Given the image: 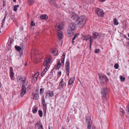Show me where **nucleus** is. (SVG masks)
<instances>
[{
    "label": "nucleus",
    "mask_w": 129,
    "mask_h": 129,
    "mask_svg": "<svg viewBox=\"0 0 129 129\" xmlns=\"http://www.w3.org/2000/svg\"><path fill=\"white\" fill-rule=\"evenodd\" d=\"M90 37V35L85 36L83 37V39L84 40H87L89 39Z\"/></svg>",
    "instance_id": "nucleus-23"
},
{
    "label": "nucleus",
    "mask_w": 129,
    "mask_h": 129,
    "mask_svg": "<svg viewBox=\"0 0 129 129\" xmlns=\"http://www.w3.org/2000/svg\"><path fill=\"white\" fill-rule=\"evenodd\" d=\"M14 2H16V0H13Z\"/></svg>",
    "instance_id": "nucleus-56"
},
{
    "label": "nucleus",
    "mask_w": 129,
    "mask_h": 129,
    "mask_svg": "<svg viewBox=\"0 0 129 129\" xmlns=\"http://www.w3.org/2000/svg\"><path fill=\"white\" fill-rule=\"evenodd\" d=\"M55 0H50V3L51 4H53L55 2Z\"/></svg>",
    "instance_id": "nucleus-41"
},
{
    "label": "nucleus",
    "mask_w": 129,
    "mask_h": 129,
    "mask_svg": "<svg viewBox=\"0 0 129 129\" xmlns=\"http://www.w3.org/2000/svg\"><path fill=\"white\" fill-rule=\"evenodd\" d=\"M1 99V95L0 94V99Z\"/></svg>",
    "instance_id": "nucleus-60"
},
{
    "label": "nucleus",
    "mask_w": 129,
    "mask_h": 129,
    "mask_svg": "<svg viewBox=\"0 0 129 129\" xmlns=\"http://www.w3.org/2000/svg\"><path fill=\"white\" fill-rule=\"evenodd\" d=\"M39 97V95L38 93H36L34 95L33 99L35 100H37Z\"/></svg>",
    "instance_id": "nucleus-26"
},
{
    "label": "nucleus",
    "mask_w": 129,
    "mask_h": 129,
    "mask_svg": "<svg viewBox=\"0 0 129 129\" xmlns=\"http://www.w3.org/2000/svg\"><path fill=\"white\" fill-rule=\"evenodd\" d=\"M58 75H59V76H60L61 75V71H60L58 72Z\"/></svg>",
    "instance_id": "nucleus-49"
},
{
    "label": "nucleus",
    "mask_w": 129,
    "mask_h": 129,
    "mask_svg": "<svg viewBox=\"0 0 129 129\" xmlns=\"http://www.w3.org/2000/svg\"><path fill=\"white\" fill-rule=\"evenodd\" d=\"M46 73L45 72H44L43 71L41 73V76L42 77Z\"/></svg>",
    "instance_id": "nucleus-44"
},
{
    "label": "nucleus",
    "mask_w": 129,
    "mask_h": 129,
    "mask_svg": "<svg viewBox=\"0 0 129 129\" xmlns=\"http://www.w3.org/2000/svg\"><path fill=\"white\" fill-rule=\"evenodd\" d=\"M96 11L98 16L101 17L103 16L104 13L103 12L102 10L99 8H97L96 10Z\"/></svg>",
    "instance_id": "nucleus-10"
},
{
    "label": "nucleus",
    "mask_w": 129,
    "mask_h": 129,
    "mask_svg": "<svg viewBox=\"0 0 129 129\" xmlns=\"http://www.w3.org/2000/svg\"><path fill=\"white\" fill-rule=\"evenodd\" d=\"M52 53L54 55H56L58 53L57 49H53L52 51Z\"/></svg>",
    "instance_id": "nucleus-21"
},
{
    "label": "nucleus",
    "mask_w": 129,
    "mask_h": 129,
    "mask_svg": "<svg viewBox=\"0 0 129 129\" xmlns=\"http://www.w3.org/2000/svg\"><path fill=\"white\" fill-rule=\"evenodd\" d=\"M92 35L95 39H98L99 36V34L98 33L94 32L93 33Z\"/></svg>",
    "instance_id": "nucleus-20"
},
{
    "label": "nucleus",
    "mask_w": 129,
    "mask_h": 129,
    "mask_svg": "<svg viewBox=\"0 0 129 129\" xmlns=\"http://www.w3.org/2000/svg\"><path fill=\"white\" fill-rule=\"evenodd\" d=\"M7 16V15H6L5 14V15L4 17H5V18H6V16Z\"/></svg>",
    "instance_id": "nucleus-57"
},
{
    "label": "nucleus",
    "mask_w": 129,
    "mask_h": 129,
    "mask_svg": "<svg viewBox=\"0 0 129 129\" xmlns=\"http://www.w3.org/2000/svg\"><path fill=\"white\" fill-rule=\"evenodd\" d=\"M49 68L48 67H46V68L44 69L43 71L45 73L47 71V70L49 69Z\"/></svg>",
    "instance_id": "nucleus-36"
},
{
    "label": "nucleus",
    "mask_w": 129,
    "mask_h": 129,
    "mask_svg": "<svg viewBox=\"0 0 129 129\" xmlns=\"http://www.w3.org/2000/svg\"><path fill=\"white\" fill-rule=\"evenodd\" d=\"M107 74L108 76H110V73H107Z\"/></svg>",
    "instance_id": "nucleus-53"
},
{
    "label": "nucleus",
    "mask_w": 129,
    "mask_h": 129,
    "mask_svg": "<svg viewBox=\"0 0 129 129\" xmlns=\"http://www.w3.org/2000/svg\"><path fill=\"white\" fill-rule=\"evenodd\" d=\"M99 1L101 2H104L106 1V0H99Z\"/></svg>",
    "instance_id": "nucleus-51"
},
{
    "label": "nucleus",
    "mask_w": 129,
    "mask_h": 129,
    "mask_svg": "<svg viewBox=\"0 0 129 129\" xmlns=\"http://www.w3.org/2000/svg\"><path fill=\"white\" fill-rule=\"evenodd\" d=\"M48 129H50V128L49 126Z\"/></svg>",
    "instance_id": "nucleus-58"
},
{
    "label": "nucleus",
    "mask_w": 129,
    "mask_h": 129,
    "mask_svg": "<svg viewBox=\"0 0 129 129\" xmlns=\"http://www.w3.org/2000/svg\"><path fill=\"white\" fill-rule=\"evenodd\" d=\"M120 111L122 113V114L123 115L124 113V111L122 109H121Z\"/></svg>",
    "instance_id": "nucleus-39"
},
{
    "label": "nucleus",
    "mask_w": 129,
    "mask_h": 129,
    "mask_svg": "<svg viewBox=\"0 0 129 129\" xmlns=\"http://www.w3.org/2000/svg\"><path fill=\"white\" fill-rule=\"evenodd\" d=\"M54 95L53 92L50 90H48L46 91L45 93V98L47 99L48 98L52 97Z\"/></svg>",
    "instance_id": "nucleus-9"
},
{
    "label": "nucleus",
    "mask_w": 129,
    "mask_h": 129,
    "mask_svg": "<svg viewBox=\"0 0 129 129\" xmlns=\"http://www.w3.org/2000/svg\"><path fill=\"white\" fill-rule=\"evenodd\" d=\"M35 128L37 129H44L41 122L40 121H38L35 125Z\"/></svg>",
    "instance_id": "nucleus-13"
},
{
    "label": "nucleus",
    "mask_w": 129,
    "mask_h": 129,
    "mask_svg": "<svg viewBox=\"0 0 129 129\" xmlns=\"http://www.w3.org/2000/svg\"><path fill=\"white\" fill-rule=\"evenodd\" d=\"M38 110V108L37 107L34 106L33 108L32 111L33 113L34 114H36Z\"/></svg>",
    "instance_id": "nucleus-22"
},
{
    "label": "nucleus",
    "mask_w": 129,
    "mask_h": 129,
    "mask_svg": "<svg viewBox=\"0 0 129 129\" xmlns=\"http://www.w3.org/2000/svg\"><path fill=\"white\" fill-rule=\"evenodd\" d=\"M104 81H101V83L102 85L104 83Z\"/></svg>",
    "instance_id": "nucleus-47"
},
{
    "label": "nucleus",
    "mask_w": 129,
    "mask_h": 129,
    "mask_svg": "<svg viewBox=\"0 0 129 129\" xmlns=\"http://www.w3.org/2000/svg\"><path fill=\"white\" fill-rule=\"evenodd\" d=\"M1 27H3V25H2V26H1Z\"/></svg>",
    "instance_id": "nucleus-62"
},
{
    "label": "nucleus",
    "mask_w": 129,
    "mask_h": 129,
    "mask_svg": "<svg viewBox=\"0 0 129 129\" xmlns=\"http://www.w3.org/2000/svg\"><path fill=\"white\" fill-rule=\"evenodd\" d=\"M126 107V110L127 112V113L129 114V107L128 106H127Z\"/></svg>",
    "instance_id": "nucleus-37"
},
{
    "label": "nucleus",
    "mask_w": 129,
    "mask_h": 129,
    "mask_svg": "<svg viewBox=\"0 0 129 129\" xmlns=\"http://www.w3.org/2000/svg\"><path fill=\"white\" fill-rule=\"evenodd\" d=\"M94 38L93 37H92L91 36H90L89 41L90 43V44L91 43H92V42L93 41Z\"/></svg>",
    "instance_id": "nucleus-28"
},
{
    "label": "nucleus",
    "mask_w": 129,
    "mask_h": 129,
    "mask_svg": "<svg viewBox=\"0 0 129 129\" xmlns=\"http://www.w3.org/2000/svg\"><path fill=\"white\" fill-rule=\"evenodd\" d=\"M114 66L115 69H117L119 67V65L118 64L116 63L114 64Z\"/></svg>",
    "instance_id": "nucleus-35"
},
{
    "label": "nucleus",
    "mask_w": 129,
    "mask_h": 129,
    "mask_svg": "<svg viewBox=\"0 0 129 129\" xmlns=\"http://www.w3.org/2000/svg\"><path fill=\"white\" fill-rule=\"evenodd\" d=\"M100 51V50L99 49H96L94 50V52L95 53H98Z\"/></svg>",
    "instance_id": "nucleus-38"
},
{
    "label": "nucleus",
    "mask_w": 129,
    "mask_h": 129,
    "mask_svg": "<svg viewBox=\"0 0 129 129\" xmlns=\"http://www.w3.org/2000/svg\"><path fill=\"white\" fill-rule=\"evenodd\" d=\"M70 16L72 19L75 21L79 17L77 14L74 12L70 14Z\"/></svg>",
    "instance_id": "nucleus-14"
},
{
    "label": "nucleus",
    "mask_w": 129,
    "mask_h": 129,
    "mask_svg": "<svg viewBox=\"0 0 129 129\" xmlns=\"http://www.w3.org/2000/svg\"><path fill=\"white\" fill-rule=\"evenodd\" d=\"M44 91V90L42 88H41L40 89V94L41 95L42 94Z\"/></svg>",
    "instance_id": "nucleus-33"
},
{
    "label": "nucleus",
    "mask_w": 129,
    "mask_h": 129,
    "mask_svg": "<svg viewBox=\"0 0 129 129\" xmlns=\"http://www.w3.org/2000/svg\"><path fill=\"white\" fill-rule=\"evenodd\" d=\"M120 79L122 82L124 81L125 79V77L122 76H120Z\"/></svg>",
    "instance_id": "nucleus-32"
},
{
    "label": "nucleus",
    "mask_w": 129,
    "mask_h": 129,
    "mask_svg": "<svg viewBox=\"0 0 129 129\" xmlns=\"http://www.w3.org/2000/svg\"><path fill=\"white\" fill-rule=\"evenodd\" d=\"M19 7V5H16L14 6L13 11H16L18 9V7Z\"/></svg>",
    "instance_id": "nucleus-29"
},
{
    "label": "nucleus",
    "mask_w": 129,
    "mask_h": 129,
    "mask_svg": "<svg viewBox=\"0 0 129 129\" xmlns=\"http://www.w3.org/2000/svg\"><path fill=\"white\" fill-rule=\"evenodd\" d=\"M6 18L5 17H4V18L2 20L3 22H4L5 21Z\"/></svg>",
    "instance_id": "nucleus-50"
},
{
    "label": "nucleus",
    "mask_w": 129,
    "mask_h": 129,
    "mask_svg": "<svg viewBox=\"0 0 129 129\" xmlns=\"http://www.w3.org/2000/svg\"><path fill=\"white\" fill-rule=\"evenodd\" d=\"M47 109V107H43V110L44 112L45 113H46Z\"/></svg>",
    "instance_id": "nucleus-40"
},
{
    "label": "nucleus",
    "mask_w": 129,
    "mask_h": 129,
    "mask_svg": "<svg viewBox=\"0 0 129 129\" xmlns=\"http://www.w3.org/2000/svg\"><path fill=\"white\" fill-rule=\"evenodd\" d=\"M55 66H56V69H59L61 66V64L60 63V61L59 60L58 62L56 64Z\"/></svg>",
    "instance_id": "nucleus-24"
},
{
    "label": "nucleus",
    "mask_w": 129,
    "mask_h": 129,
    "mask_svg": "<svg viewBox=\"0 0 129 129\" xmlns=\"http://www.w3.org/2000/svg\"><path fill=\"white\" fill-rule=\"evenodd\" d=\"M48 16L45 14H42L40 16V18L42 19L46 20L48 19Z\"/></svg>",
    "instance_id": "nucleus-19"
},
{
    "label": "nucleus",
    "mask_w": 129,
    "mask_h": 129,
    "mask_svg": "<svg viewBox=\"0 0 129 129\" xmlns=\"http://www.w3.org/2000/svg\"><path fill=\"white\" fill-rule=\"evenodd\" d=\"M34 50L33 49H32L31 50V55L32 56L33 54V52Z\"/></svg>",
    "instance_id": "nucleus-48"
},
{
    "label": "nucleus",
    "mask_w": 129,
    "mask_h": 129,
    "mask_svg": "<svg viewBox=\"0 0 129 129\" xmlns=\"http://www.w3.org/2000/svg\"><path fill=\"white\" fill-rule=\"evenodd\" d=\"M86 22L85 16L81 15L79 16L76 21L78 25L80 28H82L84 26Z\"/></svg>",
    "instance_id": "nucleus-2"
},
{
    "label": "nucleus",
    "mask_w": 129,
    "mask_h": 129,
    "mask_svg": "<svg viewBox=\"0 0 129 129\" xmlns=\"http://www.w3.org/2000/svg\"><path fill=\"white\" fill-rule=\"evenodd\" d=\"M75 79V78L74 77L70 78L68 83V84L69 85H71L74 83Z\"/></svg>",
    "instance_id": "nucleus-17"
},
{
    "label": "nucleus",
    "mask_w": 129,
    "mask_h": 129,
    "mask_svg": "<svg viewBox=\"0 0 129 129\" xmlns=\"http://www.w3.org/2000/svg\"><path fill=\"white\" fill-rule=\"evenodd\" d=\"M42 103H45V100L44 98L43 97L42 99Z\"/></svg>",
    "instance_id": "nucleus-42"
},
{
    "label": "nucleus",
    "mask_w": 129,
    "mask_h": 129,
    "mask_svg": "<svg viewBox=\"0 0 129 129\" xmlns=\"http://www.w3.org/2000/svg\"><path fill=\"white\" fill-rule=\"evenodd\" d=\"M99 78L101 81H104L105 82H107L108 80V78L106 77V75L104 74H101L99 75Z\"/></svg>",
    "instance_id": "nucleus-11"
},
{
    "label": "nucleus",
    "mask_w": 129,
    "mask_h": 129,
    "mask_svg": "<svg viewBox=\"0 0 129 129\" xmlns=\"http://www.w3.org/2000/svg\"><path fill=\"white\" fill-rule=\"evenodd\" d=\"M128 37H129V34H128Z\"/></svg>",
    "instance_id": "nucleus-63"
},
{
    "label": "nucleus",
    "mask_w": 129,
    "mask_h": 129,
    "mask_svg": "<svg viewBox=\"0 0 129 129\" xmlns=\"http://www.w3.org/2000/svg\"><path fill=\"white\" fill-rule=\"evenodd\" d=\"M43 108L45 107H47V105L46 103H43Z\"/></svg>",
    "instance_id": "nucleus-45"
},
{
    "label": "nucleus",
    "mask_w": 129,
    "mask_h": 129,
    "mask_svg": "<svg viewBox=\"0 0 129 129\" xmlns=\"http://www.w3.org/2000/svg\"><path fill=\"white\" fill-rule=\"evenodd\" d=\"M9 71L10 77L11 80H13V78L14 76V73L13 72V69L12 67H10Z\"/></svg>",
    "instance_id": "nucleus-16"
},
{
    "label": "nucleus",
    "mask_w": 129,
    "mask_h": 129,
    "mask_svg": "<svg viewBox=\"0 0 129 129\" xmlns=\"http://www.w3.org/2000/svg\"><path fill=\"white\" fill-rule=\"evenodd\" d=\"M26 89L25 86L24 85H22L21 87V92L20 94V95L21 97H22L24 95L26 92Z\"/></svg>",
    "instance_id": "nucleus-15"
},
{
    "label": "nucleus",
    "mask_w": 129,
    "mask_h": 129,
    "mask_svg": "<svg viewBox=\"0 0 129 129\" xmlns=\"http://www.w3.org/2000/svg\"><path fill=\"white\" fill-rule=\"evenodd\" d=\"M21 45L22 46H23V44H21Z\"/></svg>",
    "instance_id": "nucleus-61"
},
{
    "label": "nucleus",
    "mask_w": 129,
    "mask_h": 129,
    "mask_svg": "<svg viewBox=\"0 0 129 129\" xmlns=\"http://www.w3.org/2000/svg\"><path fill=\"white\" fill-rule=\"evenodd\" d=\"M27 64H26L25 65H26H26H27Z\"/></svg>",
    "instance_id": "nucleus-64"
},
{
    "label": "nucleus",
    "mask_w": 129,
    "mask_h": 129,
    "mask_svg": "<svg viewBox=\"0 0 129 129\" xmlns=\"http://www.w3.org/2000/svg\"><path fill=\"white\" fill-rule=\"evenodd\" d=\"M9 40H10V43L11 44H12V43H13V41H12V40H11V38H9Z\"/></svg>",
    "instance_id": "nucleus-46"
},
{
    "label": "nucleus",
    "mask_w": 129,
    "mask_h": 129,
    "mask_svg": "<svg viewBox=\"0 0 129 129\" xmlns=\"http://www.w3.org/2000/svg\"><path fill=\"white\" fill-rule=\"evenodd\" d=\"M75 31V24L74 23L70 24L68 30V34L70 36H71Z\"/></svg>",
    "instance_id": "nucleus-3"
},
{
    "label": "nucleus",
    "mask_w": 129,
    "mask_h": 129,
    "mask_svg": "<svg viewBox=\"0 0 129 129\" xmlns=\"http://www.w3.org/2000/svg\"><path fill=\"white\" fill-rule=\"evenodd\" d=\"M38 76V74L36 73L32 77V81L34 82H36L37 81Z\"/></svg>",
    "instance_id": "nucleus-18"
},
{
    "label": "nucleus",
    "mask_w": 129,
    "mask_h": 129,
    "mask_svg": "<svg viewBox=\"0 0 129 129\" xmlns=\"http://www.w3.org/2000/svg\"><path fill=\"white\" fill-rule=\"evenodd\" d=\"M15 48L18 51H20L21 49V48L20 47L18 46H15Z\"/></svg>",
    "instance_id": "nucleus-30"
},
{
    "label": "nucleus",
    "mask_w": 129,
    "mask_h": 129,
    "mask_svg": "<svg viewBox=\"0 0 129 129\" xmlns=\"http://www.w3.org/2000/svg\"><path fill=\"white\" fill-rule=\"evenodd\" d=\"M64 128L63 127V126H62L61 128V129H64Z\"/></svg>",
    "instance_id": "nucleus-55"
},
{
    "label": "nucleus",
    "mask_w": 129,
    "mask_h": 129,
    "mask_svg": "<svg viewBox=\"0 0 129 129\" xmlns=\"http://www.w3.org/2000/svg\"><path fill=\"white\" fill-rule=\"evenodd\" d=\"M90 48H91V45H92V43H91V44H90Z\"/></svg>",
    "instance_id": "nucleus-52"
},
{
    "label": "nucleus",
    "mask_w": 129,
    "mask_h": 129,
    "mask_svg": "<svg viewBox=\"0 0 129 129\" xmlns=\"http://www.w3.org/2000/svg\"><path fill=\"white\" fill-rule=\"evenodd\" d=\"M113 23L114 24L116 25H117L118 24V22L117 21V19L116 18L114 19L113 21Z\"/></svg>",
    "instance_id": "nucleus-27"
},
{
    "label": "nucleus",
    "mask_w": 129,
    "mask_h": 129,
    "mask_svg": "<svg viewBox=\"0 0 129 129\" xmlns=\"http://www.w3.org/2000/svg\"><path fill=\"white\" fill-rule=\"evenodd\" d=\"M63 23H57L55 26V28L56 30V32L57 33L58 38L59 40H61L63 38V36L62 33L60 30L63 28Z\"/></svg>",
    "instance_id": "nucleus-1"
},
{
    "label": "nucleus",
    "mask_w": 129,
    "mask_h": 129,
    "mask_svg": "<svg viewBox=\"0 0 129 129\" xmlns=\"http://www.w3.org/2000/svg\"><path fill=\"white\" fill-rule=\"evenodd\" d=\"M65 69L66 74L68 76H69L70 72V62L69 60H67L66 62Z\"/></svg>",
    "instance_id": "nucleus-7"
},
{
    "label": "nucleus",
    "mask_w": 129,
    "mask_h": 129,
    "mask_svg": "<svg viewBox=\"0 0 129 129\" xmlns=\"http://www.w3.org/2000/svg\"><path fill=\"white\" fill-rule=\"evenodd\" d=\"M86 123L87 124V128L88 129H90L92 123L91 118L89 116H88L86 117Z\"/></svg>",
    "instance_id": "nucleus-5"
},
{
    "label": "nucleus",
    "mask_w": 129,
    "mask_h": 129,
    "mask_svg": "<svg viewBox=\"0 0 129 129\" xmlns=\"http://www.w3.org/2000/svg\"><path fill=\"white\" fill-rule=\"evenodd\" d=\"M66 83H65L64 82L63 79L62 78L61 79L57 88L60 90L62 89L64 85H66Z\"/></svg>",
    "instance_id": "nucleus-8"
},
{
    "label": "nucleus",
    "mask_w": 129,
    "mask_h": 129,
    "mask_svg": "<svg viewBox=\"0 0 129 129\" xmlns=\"http://www.w3.org/2000/svg\"><path fill=\"white\" fill-rule=\"evenodd\" d=\"M19 80L21 81V82L23 84L22 85L25 86L27 85L28 81L26 77H24L23 76H20L19 78Z\"/></svg>",
    "instance_id": "nucleus-6"
},
{
    "label": "nucleus",
    "mask_w": 129,
    "mask_h": 129,
    "mask_svg": "<svg viewBox=\"0 0 129 129\" xmlns=\"http://www.w3.org/2000/svg\"><path fill=\"white\" fill-rule=\"evenodd\" d=\"M101 95L102 97L107 100L109 95V90L107 88H102L101 89Z\"/></svg>",
    "instance_id": "nucleus-4"
},
{
    "label": "nucleus",
    "mask_w": 129,
    "mask_h": 129,
    "mask_svg": "<svg viewBox=\"0 0 129 129\" xmlns=\"http://www.w3.org/2000/svg\"><path fill=\"white\" fill-rule=\"evenodd\" d=\"M39 115L40 117H42L43 116V112L41 110H39L38 111Z\"/></svg>",
    "instance_id": "nucleus-31"
},
{
    "label": "nucleus",
    "mask_w": 129,
    "mask_h": 129,
    "mask_svg": "<svg viewBox=\"0 0 129 129\" xmlns=\"http://www.w3.org/2000/svg\"><path fill=\"white\" fill-rule=\"evenodd\" d=\"M79 35V33H77V34H75V35L74 37L72 39L73 40H75L76 38Z\"/></svg>",
    "instance_id": "nucleus-34"
},
{
    "label": "nucleus",
    "mask_w": 129,
    "mask_h": 129,
    "mask_svg": "<svg viewBox=\"0 0 129 129\" xmlns=\"http://www.w3.org/2000/svg\"><path fill=\"white\" fill-rule=\"evenodd\" d=\"M51 60V58L50 57L49 58H47V60L44 61L43 63V65L45 66L48 67L49 68L50 66L49 64L50 63Z\"/></svg>",
    "instance_id": "nucleus-12"
},
{
    "label": "nucleus",
    "mask_w": 129,
    "mask_h": 129,
    "mask_svg": "<svg viewBox=\"0 0 129 129\" xmlns=\"http://www.w3.org/2000/svg\"><path fill=\"white\" fill-rule=\"evenodd\" d=\"M5 14L6 15H7L8 14V12L7 11H6L5 12Z\"/></svg>",
    "instance_id": "nucleus-54"
},
{
    "label": "nucleus",
    "mask_w": 129,
    "mask_h": 129,
    "mask_svg": "<svg viewBox=\"0 0 129 129\" xmlns=\"http://www.w3.org/2000/svg\"><path fill=\"white\" fill-rule=\"evenodd\" d=\"M72 43H73L74 42H74V40H72Z\"/></svg>",
    "instance_id": "nucleus-59"
},
{
    "label": "nucleus",
    "mask_w": 129,
    "mask_h": 129,
    "mask_svg": "<svg viewBox=\"0 0 129 129\" xmlns=\"http://www.w3.org/2000/svg\"><path fill=\"white\" fill-rule=\"evenodd\" d=\"M35 25V23L33 21L31 22V26H34Z\"/></svg>",
    "instance_id": "nucleus-43"
},
{
    "label": "nucleus",
    "mask_w": 129,
    "mask_h": 129,
    "mask_svg": "<svg viewBox=\"0 0 129 129\" xmlns=\"http://www.w3.org/2000/svg\"><path fill=\"white\" fill-rule=\"evenodd\" d=\"M65 55H66L64 54H63L62 55V57L61 58V62L62 63H64V62Z\"/></svg>",
    "instance_id": "nucleus-25"
}]
</instances>
